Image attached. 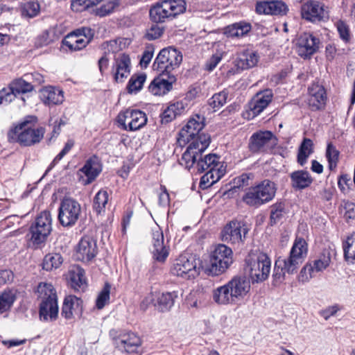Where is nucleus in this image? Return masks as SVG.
<instances>
[{
    "label": "nucleus",
    "instance_id": "obj_1",
    "mask_svg": "<svg viewBox=\"0 0 355 355\" xmlns=\"http://www.w3.org/2000/svg\"><path fill=\"white\" fill-rule=\"evenodd\" d=\"M204 126L202 121L191 119L179 132L178 141L189 144L180 164L189 170L193 166L200 153H204L211 143L210 135L200 132Z\"/></svg>",
    "mask_w": 355,
    "mask_h": 355
},
{
    "label": "nucleus",
    "instance_id": "obj_2",
    "mask_svg": "<svg viewBox=\"0 0 355 355\" xmlns=\"http://www.w3.org/2000/svg\"><path fill=\"white\" fill-rule=\"evenodd\" d=\"M38 119L34 115H28L17 124H13L7 133L10 143H17L21 146L29 147L39 144L46 132L42 126L35 128Z\"/></svg>",
    "mask_w": 355,
    "mask_h": 355
},
{
    "label": "nucleus",
    "instance_id": "obj_3",
    "mask_svg": "<svg viewBox=\"0 0 355 355\" xmlns=\"http://www.w3.org/2000/svg\"><path fill=\"white\" fill-rule=\"evenodd\" d=\"M277 189L274 182L265 179L245 189L241 200L248 207L257 209L271 202L275 197Z\"/></svg>",
    "mask_w": 355,
    "mask_h": 355
},
{
    "label": "nucleus",
    "instance_id": "obj_4",
    "mask_svg": "<svg viewBox=\"0 0 355 355\" xmlns=\"http://www.w3.org/2000/svg\"><path fill=\"white\" fill-rule=\"evenodd\" d=\"M185 11L184 0H162L151 6L149 16L153 22L162 24L173 19Z\"/></svg>",
    "mask_w": 355,
    "mask_h": 355
},
{
    "label": "nucleus",
    "instance_id": "obj_5",
    "mask_svg": "<svg viewBox=\"0 0 355 355\" xmlns=\"http://www.w3.org/2000/svg\"><path fill=\"white\" fill-rule=\"evenodd\" d=\"M182 61V53L173 46H168L159 52L153 64V68L159 71L161 76L171 74L174 69L179 67Z\"/></svg>",
    "mask_w": 355,
    "mask_h": 355
},
{
    "label": "nucleus",
    "instance_id": "obj_6",
    "mask_svg": "<svg viewBox=\"0 0 355 355\" xmlns=\"http://www.w3.org/2000/svg\"><path fill=\"white\" fill-rule=\"evenodd\" d=\"M232 263V250L225 244H218L210 254L207 270L212 276H218L225 272Z\"/></svg>",
    "mask_w": 355,
    "mask_h": 355
},
{
    "label": "nucleus",
    "instance_id": "obj_7",
    "mask_svg": "<svg viewBox=\"0 0 355 355\" xmlns=\"http://www.w3.org/2000/svg\"><path fill=\"white\" fill-rule=\"evenodd\" d=\"M52 231V218L49 211L45 210L37 216L29 227L31 240L34 245H39L47 240Z\"/></svg>",
    "mask_w": 355,
    "mask_h": 355
},
{
    "label": "nucleus",
    "instance_id": "obj_8",
    "mask_svg": "<svg viewBox=\"0 0 355 355\" xmlns=\"http://www.w3.org/2000/svg\"><path fill=\"white\" fill-rule=\"evenodd\" d=\"M308 252L307 243L304 239H296L295 241L289 256L284 259L280 260L283 270L288 274H294L297 272L299 267L304 261Z\"/></svg>",
    "mask_w": 355,
    "mask_h": 355
},
{
    "label": "nucleus",
    "instance_id": "obj_9",
    "mask_svg": "<svg viewBox=\"0 0 355 355\" xmlns=\"http://www.w3.org/2000/svg\"><path fill=\"white\" fill-rule=\"evenodd\" d=\"M81 214V206L75 199L64 197L60 202L58 219L64 227H71L77 223Z\"/></svg>",
    "mask_w": 355,
    "mask_h": 355
},
{
    "label": "nucleus",
    "instance_id": "obj_10",
    "mask_svg": "<svg viewBox=\"0 0 355 355\" xmlns=\"http://www.w3.org/2000/svg\"><path fill=\"white\" fill-rule=\"evenodd\" d=\"M248 232L246 223L243 220L234 219L227 223L220 232L223 242L231 244H243Z\"/></svg>",
    "mask_w": 355,
    "mask_h": 355
},
{
    "label": "nucleus",
    "instance_id": "obj_11",
    "mask_svg": "<svg viewBox=\"0 0 355 355\" xmlns=\"http://www.w3.org/2000/svg\"><path fill=\"white\" fill-rule=\"evenodd\" d=\"M170 273L184 279H191L198 275L199 271L193 257L181 254L172 262Z\"/></svg>",
    "mask_w": 355,
    "mask_h": 355
},
{
    "label": "nucleus",
    "instance_id": "obj_12",
    "mask_svg": "<svg viewBox=\"0 0 355 355\" xmlns=\"http://www.w3.org/2000/svg\"><path fill=\"white\" fill-rule=\"evenodd\" d=\"M248 267L252 283H260L267 279L269 276L271 260L266 253H260L256 260L250 261Z\"/></svg>",
    "mask_w": 355,
    "mask_h": 355
},
{
    "label": "nucleus",
    "instance_id": "obj_13",
    "mask_svg": "<svg viewBox=\"0 0 355 355\" xmlns=\"http://www.w3.org/2000/svg\"><path fill=\"white\" fill-rule=\"evenodd\" d=\"M301 15L302 19L312 22H324L329 19V12L324 9L322 3L309 0L301 6Z\"/></svg>",
    "mask_w": 355,
    "mask_h": 355
},
{
    "label": "nucleus",
    "instance_id": "obj_14",
    "mask_svg": "<svg viewBox=\"0 0 355 355\" xmlns=\"http://www.w3.org/2000/svg\"><path fill=\"white\" fill-rule=\"evenodd\" d=\"M273 92L270 89L259 92L248 103L249 110L244 114V117L248 120L259 115L272 102Z\"/></svg>",
    "mask_w": 355,
    "mask_h": 355
},
{
    "label": "nucleus",
    "instance_id": "obj_15",
    "mask_svg": "<svg viewBox=\"0 0 355 355\" xmlns=\"http://www.w3.org/2000/svg\"><path fill=\"white\" fill-rule=\"evenodd\" d=\"M297 52L302 58L310 59L320 49V40L313 33L304 32L297 38Z\"/></svg>",
    "mask_w": 355,
    "mask_h": 355
},
{
    "label": "nucleus",
    "instance_id": "obj_16",
    "mask_svg": "<svg viewBox=\"0 0 355 355\" xmlns=\"http://www.w3.org/2000/svg\"><path fill=\"white\" fill-rule=\"evenodd\" d=\"M152 248L150 252L153 259L159 262L164 263L168 255L170 248L168 245L164 243V237L163 231L157 226L152 229Z\"/></svg>",
    "mask_w": 355,
    "mask_h": 355
},
{
    "label": "nucleus",
    "instance_id": "obj_17",
    "mask_svg": "<svg viewBox=\"0 0 355 355\" xmlns=\"http://www.w3.org/2000/svg\"><path fill=\"white\" fill-rule=\"evenodd\" d=\"M97 253L96 240L91 236H85L78 243L76 256L80 261L89 262L96 256Z\"/></svg>",
    "mask_w": 355,
    "mask_h": 355
},
{
    "label": "nucleus",
    "instance_id": "obj_18",
    "mask_svg": "<svg viewBox=\"0 0 355 355\" xmlns=\"http://www.w3.org/2000/svg\"><path fill=\"white\" fill-rule=\"evenodd\" d=\"M58 315V304L57 295L55 293H51L44 298L40 303L39 309V316L42 321H47L49 318L51 321H54Z\"/></svg>",
    "mask_w": 355,
    "mask_h": 355
},
{
    "label": "nucleus",
    "instance_id": "obj_19",
    "mask_svg": "<svg viewBox=\"0 0 355 355\" xmlns=\"http://www.w3.org/2000/svg\"><path fill=\"white\" fill-rule=\"evenodd\" d=\"M276 137L270 130H259L254 132L249 139L248 148L252 153H258L264 150L266 146Z\"/></svg>",
    "mask_w": 355,
    "mask_h": 355
},
{
    "label": "nucleus",
    "instance_id": "obj_20",
    "mask_svg": "<svg viewBox=\"0 0 355 355\" xmlns=\"http://www.w3.org/2000/svg\"><path fill=\"white\" fill-rule=\"evenodd\" d=\"M309 97L308 104L312 111L320 110L326 104L327 94L324 87L317 83H313L308 88Z\"/></svg>",
    "mask_w": 355,
    "mask_h": 355
},
{
    "label": "nucleus",
    "instance_id": "obj_21",
    "mask_svg": "<svg viewBox=\"0 0 355 355\" xmlns=\"http://www.w3.org/2000/svg\"><path fill=\"white\" fill-rule=\"evenodd\" d=\"M227 285L236 302L243 300L250 290V280L245 276H235Z\"/></svg>",
    "mask_w": 355,
    "mask_h": 355
},
{
    "label": "nucleus",
    "instance_id": "obj_22",
    "mask_svg": "<svg viewBox=\"0 0 355 355\" xmlns=\"http://www.w3.org/2000/svg\"><path fill=\"white\" fill-rule=\"evenodd\" d=\"M112 66L113 77L116 83H123L131 71V62L128 54L122 53L114 60Z\"/></svg>",
    "mask_w": 355,
    "mask_h": 355
},
{
    "label": "nucleus",
    "instance_id": "obj_23",
    "mask_svg": "<svg viewBox=\"0 0 355 355\" xmlns=\"http://www.w3.org/2000/svg\"><path fill=\"white\" fill-rule=\"evenodd\" d=\"M116 347L126 353H137L141 342L139 336L132 332L120 335L116 340Z\"/></svg>",
    "mask_w": 355,
    "mask_h": 355
},
{
    "label": "nucleus",
    "instance_id": "obj_24",
    "mask_svg": "<svg viewBox=\"0 0 355 355\" xmlns=\"http://www.w3.org/2000/svg\"><path fill=\"white\" fill-rule=\"evenodd\" d=\"M41 101L48 106L60 105L64 101V92L58 87L47 86L40 90Z\"/></svg>",
    "mask_w": 355,
    "mask_h": 355
},
{
    "label": "nucleus",
    "instance_id": "obj_25",
    "mask_svg": "<svg viewBox=\"0 0 355 355\" xmlns=\"http://www.w3.org/2000/svg\"><path fill=\"white\" fill-rule=\"evenodd\" d=\"M79 171L87 178L85 184H89L101 173L102 168L98 157L94 155L86 160L84 166Z\"/></svg>",
    "mask_w": 355,
    "mask_h": 355
},
{
    "label": "nucleus",
    "instance_id": "obj_26",
    "mask_svg": "<svg viewBox=\"0 0 355 355\" xmlns=\"http://www.w3.org/2000/svg\"><path fill=\"white\" fill-rule=\"evenodd\" d=\"M164 76H167L168 79L157 77L150 83L148 89L154 95L165 94L172 89V85L176 80L175 76L171 74H164Z\"/></svg>",
    "mask_w": 355,
    "mask_h": 355
},
{
    "label": "nucleus",
    "instance_id": "obj_27",
    "mask_svg": "<svg viewBox=\"0 0 355 355\" xmlns=\"http://www.w3.org/2000/svg\"><path fill=\"white\" fill-rule=\"evenodd\" d=\"M291 185L295 191H302L311 186L313 178L305 170H297L290 174Z\"/></svg>",
    "mask_w": 355,
    "mask_h": 355
},
{
    "label": "nucleus",
    "instance_id": "obj_28",
    "mask_svg": "<svg viewBox=\"0 0 355 355\" xmlns=\"http://www.w3.org/2000/svg\"><path fill=\"white\" fill-rule=\"evenodd\" d=\"M83 300L75 295H68L64 297L61 315L67 320L73 318V312L82 311Z\"/></svg>",
    "mask_w": 355,
    "mask_h": 355
},
{
    "label": "nucleus",
    "instance_id": "obj_29",
    "mask_svg": "<svg viewBox=\"0 0 355 355\" xmlns=\"http://www.w3.org/2000/svg\"><path fill=\"white\" fill-rule=\"evenodd\" d=\"M202 153L198 155L196 162V168L198 173H203L209 169H214L220 167V162L219 161L220 157L216 154H208L202 157Z\"/></svg>",
    "mask_w": 355,
    "mask_h": 355
},
{
    "label": "nucleus",
    "instance_id": "obj_30",
    "mask_svg": "<svg viewBox=\"0 0 355 355\" xmlns=\"http://www.w3.org/2000/svg\"><path fill=\"white\" fill-rule=\"evenodd\" d=\"M178 295L177 291L158 293L155 306L160 312H167L173 306Z\"/></svg>",
    "mask_w": 355,
    "mask_h": 355
},
{
    "label": "nucleus",
    "instance_id": "obj_31",
    "mask_svg": "<svg viewBox=\"0 0 355 355\" xmlns=\"http://www.w3.org/2000/svg\"><path fill=\"white\" fill-rule=\"evenodd\" d=\"M70 285L75 291H84L87 287L85 272L79 266H73L69 270Z\"/></svg>",
    "mask_w": 355,
    "mask_h": 355
},
{
    "label": "nucleus",
    "instance_id": "obj_32",
    "mask_svg": "<svg viewBox=\"0 0 355 355\" xmlns=\"http://www.w3.org/2000/svg\"><path fill=\"white\" fill-rule=\"evenodd\" d=\"M252 29L250 23L245 21L235 22L225 27L224 33L227 37H242L245 36Z\"/></svg>",
    "mask_w": 355,
    "mask_h": 355
},
{
    "label": "nucleus",
    "instance_id": "obj_33",
    "mask_svg": "<svg viewBox=\"0 0 355 355\" xmlns=\"http://www.w3.org/2000/svg\"><path fill=\"white\" fill-rule=\"evenodd\" d=\"M212 298L219 305L235 304L236 303L227 284L213 291Z\"/></svg>",
    "mask_w": 355,
    "mask_h": 355
},
{
    "label": "nucleus",
    "instance_id": "obj_34",
    "mask_svg": "<svg viewBox=\"0 0 355 355\" xmlns=\"http://www.w3.org/2000/svg\"><path fill=\"white\" fill-rule=\"evenodd\" d=\"M259 61L257 52L252 50H245L241 53L236 59V66L242 70L254 67Z\"/></svg>",
    "mask_w": 355,
    "mask_h": 355
},
{
    "label": "nucleus",
    "instance_id": "obj_35",
    "mask_svg": "<svg viewBox=\"0 0 355 355\" xmlns=\"http://www.w3.org/2000/svg\"><path fill=\"white\" fill-rule=\"evenodd\" d=\"M184 110V105L182 101L171 103L160 114L161 123L167 124L180 116Z\"/></svg>",
    "mask_w": 355,
    "mask_h": 355
},
{
    "label": "nucleus",
    "instance_id": "obj_36",
    "mask_svg": "<svg viewBox=\"0 0 355 355\" xmlns=\"http://www.w3.org/2000/svg\"><path fill=\"white\" fill-rule=\"evenodd\" d=\"M270 217L268 225L271 227L279 223L286 214V203L284 200H279L269 207Z\"/></svg>",
    "mask_w": 355,
    "mask_h": 355
},
{
    "label": "nucleus",
    "instance_id": "obj_37",
    "mask_svg": "<svg viewBox=\"0 0 355 355\" xmlns=\"http://www.w3.org/2000/svg\"><path fill=\"white\" fill-rule=\"evenodd\" d=\"M62 44L63 46H67L71 51H76L85 48L88 44V42L78 35L75 30L62 40Z\"/></svg>",
    "mask_w": 355,
    "mask_h": 355
},
{
    "label": "nucleus",
    "instance_id": "obj_38",
    "mask_svg": "<svg viewBox=\"0 0 355 355\" xmlns=\"http://www.w3.org/2000/svg\"><path fill=\"white\" fill-rule=\"evenodd\" d=\"M130 121L128 123V131H136L142 128L147 123V116L144 112L135 110L130 115Z\"/></svg>",
    "mask_w": 355,
    "mask_h": 355
},
{
    "label": "nucleus",
    "instance_id": "obj_39",
    "mask_svg": "<svg viewBox=\"0 0 355 355\" xmlns=\"http://www.w3.org/2000/svg\"><path fill=\"white\" fill-rule=\"evenodd\" d=\"M313 153V143L311 139L304 138L297 153V162L300 166H304L311 154Z\"/></svg>",
    "mask_w": 355,
    "mask_h": 355
},
{
    "label": "nucleus",
    "instance_id": "obj_40",
    "mask_svg": "<svg viewBox=\"0 0 355 355\" xmlns=\"http://www.w3.org/2000/svg\"><path fill=\"white\" fill-rule=\"evenodd\" d=\"M146 80V74L145 73L133 74L127 85L126 89L129 94L138 93L144 86Z\"/></svg>",
    "mask_w": 355,
    "mask_h": 355
},
{
    "label": "nucleus",
    "instance_id": "obj_41",
    "mask_svg": "<svg viewBox=\"0 0 355 355\" xmlns=\"http://www.w3.org/2000/svg\"><path fill=\"white\" fill-rule=\"evenodd\" d=\"M228 97V92L225 89L214 94L207 101V105L211 110V112H215L220 110L226 103Z\"/></svg>",
    "mask_w": 355,
    "mask_h": 355
},
{
    "label": "nucleus",
    "instance_id": "obj_42",
    "mask_svg": "<svg viewBox=\"0 0 355 355\" xmlns=\"http://www.w3.org/2000/svg\"><path fill=\"white\" fill-rule=\"evenodd\" d=\"M63 262V258L59 253H50L46 254L43 259L42 268L46 271H51L58 268Z\"/></svg>",
    "mask_w": 355,
    "mask_h": 355
},
{
    "label": "nucleus",
    "instance_id": "obj_43",
    "mask_svg": "<svg viewBox=\"0 0 355 355\" xmlns=\"http://www.w3.org/2000/svg\"><path fill=\"white\" fill-rule=\"evenodd\" d=\"M108 198L109 195L106 190L101 189L96 193L93 200V209L97 214L105 212Z\"/></svg>",
    "mask_w": 355,
    "mask_h": 355
},
{
    "label": "nucleus",
    "instance_id": "obj_44",
    "mask_svg": "<svg viewBox=\"0 0 355 355\" xmlns=\"http://www.w3.org/2000/svg\"><path fill=\"white\" fill-rule=\"evenodd\" d=\"M331 252L329 250L324 249L319 258L313 261L311 267L313 272H322L325 270L331 263Z\"/></svg>",
    "mask_w": 355,
    "mask_h": 355
},
{
    "label": "nucleus",
    "instance_id": "obj_45",
    "mask_svg": "<svg viewBox=\"0 0 355 355\" xmlns=\"http://www.w3.org/2000/svg\"><path fill=\"white\" fill-rule=\"evenodd\" d=\"M344 257L350 263H355V234L347 237L343 243Z\"/></svg>",
    "mask_w": 355,
    "mask_h": 355
},
{
    "label": "nucleus",
    "instance_id": "obj_46",
    "mask_svg": "<svg viewBox=\"0 0 355 355\" xmlns=\"http://www.w3.org/2000/svg\"><path fill=\"white\" fill-rule=\"evenodd\" d=\"M10 85L11 86V91H13L16 96L21 94L30 92L33 89V86L22 78L16 79Z\"/></svg>",
    "mask_w": 355,
    "mask_h": 355
},
{
    "label": "nucleus",
    "instance_id": "obj_47",
    "mask_svg": "<svg viewBox=\"0 0 355 355\" xmlns=\"http://www.w3.org/2000/svg\"><path fill=\"white\" fill-rule=\"evenodd\" d=\"M110 289L111 285L110 283H105L103 289L98 293L96 300V307L98 309H102L107 303H109L110 299Z\"/></svg>",
    "mask_w": 355,
    "mask_h": 355
},
{
    "label": "nucleus",
    "instance_id": "obj_48",
    "mask_svg": "<svg viewBox=\"0 0 355 355\" xmlns=\"http://www.w3.org/2000/svg\"><path fill=\"white\" fill-rule=\"evenodd\" d=\"M339 151L336 148L331 144L329 143L326 150V157L329 164V168L330 171H333L337 166V163L339 158Z\"/></svg>",
    "mask_w": 355,
    "mask_h": 355
},
{
    "label": "nucleus",
    "instance_id": "obj_49",
    "mask_svg": "<svg viewBox=\"0 0 355 355\" xmlns=\"http://www.w3.org/2000/svg\"><path fill=\"white\" fill-rule=\"evenodd\" d=\"M15 295L11 291H4L0 294V313L8 311L15 301Z\"/></svg>",
    "mask_w": 355,
    "mask_h": 355
},
{
    "label": "nucleus",
    "instance_id": "obj_50",
    "mask_svg": "<svg viewBox=\"0 0 355 355\" xmlns=\"http://www.w3.org/2000/svg\"><path fill=\"white\" fill-rule=\"evenodd\" d=\"M53 31L45 30L35 37L34 46L37 49L46 46L53 42Z\"/></svg>",
    "mask_w": 355,
    "mask_h": 355
},
{
    "label": "nucleus",
    "instance_id": "obj_51",
    "mask_svg": "<svg viewBox=\"0 0 355 355\" xmlns=\"http://www.w3.org/2000/svg\"><path fill=\"white\" fill-rule=\"evenodd\" d=\"M74 141L73 139H68L62 150L55 156V157L51 162L45 174L48 173L71 150L74 146Z\"/></svg>",
    "mask_w": 355,
    "mask_h": 355
},
{
    "label": "nucleus",
    "instance_id": "obj_52",
    "mask_svg": "<svg viewBox=\"0 0 355 355\" xmlns=\"http://www.w3.org/2000/svg\"><path fill=\"white\" fill-rule=\"evenodd\" d=\"M286 273L287 272L283 270L280 259L276 261L272 274V284L274 286H279L282 284L285 279Z\"/></svg>",
    "mask_w": 355,
    "mask_h": 355
},
{
    "label": "nucleus",
    "instance_id": "obj_53",
    "mask_svg": "<svg viewBox=\"0 0 355 355\" xmlns=\"http://www.w3.org/2000/svg\"><path fill=\"white\" fill-rule=\"evenodd\" d=\"M118 6L119 2L116 0L108 1L101 5L99 8H96L94 10L95 15L101 17H105L112 12Z\"/></svg>",
    "mask_w": 355,
    "mask_h": 355
},
{
    "label": "nucleus",
    "instance_id": "obj_54",
    "mask_svg": "<svg viewBox=\"0 0 355 355\" xmlns=\"http://www.w3.org/2000/svg\"><path fill=\"white\" fill-rule=\"evenodd\" d=\"M40 12V5L37 2L29 1L24 4L22 15L29 18L37 16Z\"/></svg>",
    "mask_w": 355,
    "mask_h": 355
},
{
    "label": "nucleus",
    "instance_id": "obj_55",
    "mask_svg": "<svg viewBox=\"0 0 355 355\" xmlns=\"http://www.w3.org/2000/svg\"><path fill=\"white\" fill-rule=\"evenodd\" d=\"M271 15H285L288 10L287 5L282 1H270Z\"/></svg>",
    "mask_w": 355,
    "mask_h": 355
},
{
    "label": "nucleus",
    "instance_id": "obj_56",
    "mask_svg": "<svg viewBox=\"0 0 355 355\" xmlns=\"http://www.w3.org/2000/svg\"><path fill=\"white\" fill-rule=\"evenodd\" d=\"M164 31V28L163 26H159L157 24H153L146 30L144 37L149 41L158 39L162 35Z\"/></svg>",
    "mask_w": 355,
    "mask_h": 355
},
{
    "label": "nucleus",
    "instance_id": "obj_57",
    "mask_svg": "<svg viewBox=\"0 0 355 355\" xmlns=\"http://www.w3.org/2000/svg\"><path fill=\"white\" fill-rule=\"evenodd\" d=\"M155 52V46L152 44H146L140 60V64L142 67L146 68L150 62Z\"/></svg>",
    "mask_w": 355,
    "mask_h": 355
},
{
    "label": "nucleus",
    "instance_id": "obj_58",
    "mask_svg": "<svg viewBox=\"0 0 355 355\" xmlns=\"http://www.w3.org/2000/svg\"><path fill=\"white\" fill-rule=\"evenodd\" d=\"M135 110L132 109H127L125 111H121L119 113L117 116V123H119V126L123 130L128 131V124L126 121L129 120L130 121V115L132 113H134Z\"/></svg>",
    "mask_w": 355,
    "mask_h": 355
},
{
    "label": "nucleus",
    "instance_id": "obj_59",
    "mask_svg": "<svg viewBox=\"0 0 355 355\" xmlns=\"http://www.w3.org/2000/svg\"><path fill=\"white\" fill-rule=\"evenodd\" d=\"M270 1H257L255 3V12L258 15H271Z\"/></svg>",
    "mask_w": 355,
    "mask_h": 355
},
{
    "label": "nucleus",
    "instance_id": "obj_60",
    "mask_svg": "<svg viewBox=\"0 0 355 355\" xmlns=\"http://www.w3.org/2000/svg\"><path fill=\"white\" fill-rule=\"evenodd\" d=\"M336 27L340 39L346 43L348 42L350 40L349 26L345 21L339 20L336 24Z\"/></svg>",
    "mask_w": 355,
    "mask_h": 355
},
{
    "label": "nucleus",
    "instance_id": "obj_61",
    "mask_svg": "<svg viewBox=\"0 0 355 355\" xmlns=\"http://www.w3.org/2000/svg\"><path fill=\"white\" fill-rule=\"evenodd\" d=\"M313 270L311 263H307L300 270L298 279L300 282L304 283L309 282L314 277Z\"/></svg>",
    "mask_w": 355,
    "mask_h": 355
},
{
    "label": "nucleus",
    "instance_id": "obj_62",
    "mask_svg": "<svg viewBox=\"0 0 355 355\" xmlns=\"http://www.w3.org/2000/svg\"><path fill=\"white\" fill-rule=\"evenodd\" d=\"M16 97L15 94L13 91H11V86L9 85L8 88H3L0 90V105L1 104H8L12 102Z\"/></svg>",
    "mask_w": 355,
    "mask_h": 355
},
{
    "label": "nucleus",
    "instance_id": "obj_63",
    "mask_svg": "<svg viewBox=\"0 0 355 355\" xmlns=\"http://www.w3.org/2000/svg\"><path fill=\"white\" fill-rule=\"evenodd\" d=\"M351 184V177L348 174H342L338 179V187L343 193H346Z\"/></svg>",
    "mask_w": 355,
    "mask_h": 355
},
{
    "label": "nucleus",
    "instance_id": "obj_64",
    "mask_svg": "<svg viewBox=\"0 0 355 355\" xmlns=\"http://www.w3.org/2000/svg\"><path fill=\"white\" fill-rule=\"evenodd\" d=\"M251 174L243 173L234 179V189L249 185Z\"/></svg>",
    "mask_w": 355,
    "mask_h": 355
}]
</instances>
